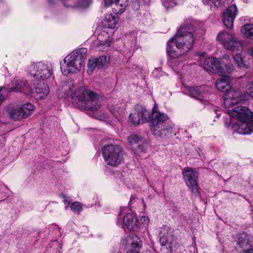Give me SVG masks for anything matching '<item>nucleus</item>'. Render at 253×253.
Returning <instances> with one entry per match:
<instances>
[{"label": "nucleus", "mask_w": 253, "mask_h": 253, "mask_svg": "<svg viewBox=\"0 0 253 253\" xmlns=\"http://www.w3.org/2000/svg\"><path fill=\"white\" fill-rule=\"evenodd\" d=\"M238 12L237 6L232 5L228 7L222 16V21L224 25L227 28H231L233 26L234 20Z\"/></svg>", "instance_id": "obj_16"}, {"label": "nucleus", "mask_w": 253, "mask_h": 253, "mask_svg": "<svg viewBox=\"0 0 253 253\" xmlns=\"http://www.w3.org/2000/svg\"><path fill=\"white\" fill-rule=\"evenodd\" d=\"M71 208L75 212H80L82 210V204L78 202H74L72 204Z\"/></svg>", "instance_id": "obj_32"}, {"label": "nucleus", "mask_w": 253, "mask_h": 253, "mask_svg": "<svg viewBox=\"0 0 253 253\" xmlns=\"http://www.w3.org/2000/svg\"><path fill=\"white\" fill-rule=\"evenodd\" d=\"M35 110V107L31 103L22 105H8L4 110L5 114L10 119L16 121L27 118Z\"/></svg>", "instance_id": "obj_8"}, {"label": "nucleus", "mask_w": 253, "mask_h": 253, "mask_svg": "<svg viewBox=\"0 0 253 253\" xmlns=\"http://www.w3.org/2000/svg\"><path fill=\"white\" fill-rule=\"evenodd\" d=\"M234 60L240 68L244 69H247L248 68V65L245 63L241 54H236L234 57Z\"/></svg>", "instance_id": "obj_29"}, {"label": "nucleus", "mask_w": 253, "mask_h": 253, "mask_svg": "<svg viewBox=\"0 0 253 253\" xmlns=\"http://www.w3.org/2000/svg\"><path fill=\"white\" fill-rule=\"evenodd\" d=\"M239 93L230 90L224 95V105L225 107H230L239 101Z\"/></svg>", "instance_id": "obj_23"}, {"label": "nucleus", "mask_w": 253, "mask_h": 253, "mask_svg": "<svg viewBox=\"0 0 253 253\" xmlns=\"http://www.w3.org/2000/svg\"><path fill=\"white\" fill-rule=\"evenodd\" d=\"M249 94L253 98V84L250 83L246 86Z\"/></svg>", "instance_id": "obj_36"}, {"label": "nucleus", "mask_w": 253, "mask_h": 253, "mask_svg": "<svg viewBox=\"0 0 253 253\" xmlns=\"http://www.w3.org/2000/svg\"><path fill=\"white\" fill-rule=\"evenodd\" d=\"M183 175L186 184L191 192L195 196H197L199 193L197 172L192 168H185L183 169Z\"/></svg>", "instance_id": "obj_9"}, {"label": "nucleus", "mask_w": 253, "mask_h": 253, "mask_svg": "<svg viewBox=\"0 0 253 253\" xmlns=\"http://www.w3.org/2000/svg\"><path fill=\"white\" fill-rule=\"evenodd\" d=\"M215 85L217 89L223 92L230 91L232 86L231 80L229 76L223 77L216 80Z\"/></svg>", "instance_id": "obj_24"}, {"label": "nucleus", "mask_w": 253, "mask_h": 253, "mask_svg": "<svg viewBox=\"0 0 253 253\" xmlns=\"http://www.w3.org/2000/svg\"><path fill=\"white\" fill-rule=\"evenodd\" d=\"M108 63V59L106 56L92 58L89 60L87 63V73L91 75L96 69H99L104 68L107 66Z\"/></svg>", "instance_id": "obj_15"}, {"label": "nucleus", "mask_w": 253, "mask_h": 253, "mask_svg": "<svg viewBox=\"0 0 253 253\" xmlns=\"http://www.w3.org/2000/svg\"><path fill=\"white\" fill-rule=\"evenodd\" d=\"M48 0L51 3H54L55 2L59 1V0Z\"/></svg>", "instance_id": "obj_43"}, {"label": "nucleus", "mask_w": 253, "mask_h": 253, "mask_svg": "<svg viewBox=\"0 0 253 253\" xmlns=\"http://www.w3.org/2000/svg\"><path fill=\"white\" fill-rule=\"evenodd\" d=\"M208 87L205 85L191 87L188 89L189 95L193 98L199 100L208 99Z\"/></svg>", "instance_id": "obj_18"}, {"label": "nucleus", "mask_w": 253, "mask_h": 253, "mask_svg": "<svg viewBox=\"0 0 253 253\" xmlns=\"http://www.w3.org/2000/svg\"><path fill=\"white\" fill-rule=\"evenodd\" d=\"M194 31L195 28L190 24L180 27L167 43V52L170 58H179L190 50L194 42Z\"/></svg>", "instance_id": "obj_1"}, {"label": "nucleus", "mask_w": 253, "mask_h": 253, "mask_svg": "<svg viewBox=\"0 0 253 253\" xmlns=\"http://www.w3.org/2000/svg\"><path fill=\"white\" fill-rule=\"evenodd\" d=\"M217 40L223 45L224 48L234 50L239 43L235 35L225 31H221L216 37Z\"/></svg>", "instance_id": "obj_10"}, {"label": "nucleus", "mask_w": 253, "mask_h": 253, "mask_svg": "<svg viewBox=\"0 0 253 253\" xmlns=\"http://www.w3.org/2000/svg\"><path fill=\"white\" fill-rule=\"evenodd\" d=\"M126 240L128 244L131 245L133 248H136L139 247V238L137 236L132 235L126 237Z\"/></svg>", "instance_id": "obj_28"}, {"label": "nucleus", "mask_w": 253, "mask_h": 253, "mask_svg": "<svg viewBox=\"0 0 253 253\" xmlns=\"http://www.w3.org/2000/svg\"><path fill=\"white\" fill-rule=\"evenodd\" d=\"M103 156L107 164L117 166L123 160V152L121 146L117 145H107L102 148Z\"/></svg>", "instance_id": "obj_7"}, {"label": "nucleus", "mask_w": 253, "mask_h": 253, "mask_svg": "<svg viewBox=\"0 0 253 253\" xmlns=\"http://www.w3.org/2000/svg\"><path fill=\"white\" fill-rule=\"evenodd\" d=\"M27 73L35 78V80L44 81L52 74V67L47 63L31 62L26 68Z\"/></svg>", "instance_id": "obj_6"}, {"label": "nucleus", "mask_w": 253, "mask_h": 253, "mask_svg": "<svg viewBox=\"0 0 253 253\" xmlns=\"http://www.w3.org/2000/svg\"><path fill=\"white\" fill-rule=\"evenodd\" d=\"M252 237L247 233L243 232L238 236L236 240L238 248L243 250H249L248 248L252 246Z\"/></svg>", "instance_id": "obj_22"}, {"label": "nucleus", "mask_w": 253, "mask_h": 253, "mask_svg": "<svg viewBox=\"0 0 253 253\" xmlns=\"http://www.w3.org/2000/svg\"><path fill=\"white\" fill-rule=\"evenodd\" d=\"M242 253H253V249H251L250 250L243 251Z\"/></svg>", "instance_id": "obj_42"}, {"label": "nucleus", "mask_w": 253, "mask_h": 253, "mask_svg": "<svg viewBox=\"0 0 253 253\" xmlns=\"http://www.w3.org/2000/svg\"><path fill=\"white\" fill-rule=\"evenodd\" d=\"M249 0H246V2H248V1H249Z\"/></svg>", "instance_id": "obj_46"}, {"label": "nucleus", "mask_w": 253, "mask_h": 253, "mask_svg": "<svg viewBox=\"0 0 253 253\" xmlns=\"http://www.w3.org/2000/svg\"><path fill=\"white\" fill-rule=\"evenodd\" d=\"M227 113L231 117L242 122L238 130L239 133L248 134L253 132V114L247 108L237 106L232 110H227Z\"/></svg>", "instance_id": "obj_4"}, {"label": "nucleus", "mask_w": 253, "mask_h": 253, "mask_svg": "<svg viewBox=\"0 0 253 253\" xmlns=\"http://www.w3.org/2000/svg\"><path fill=\"white\" fill-rule=\"evenodd\" d=\"M49 92V88L44 81H34L33 87H31L32 95L37 100L45 98Z\"/></svg>", "instance_id": "obj_12"}, {"label": "nucleus", "mask_w": 253, "mask_h": 253, "mask_svg": "<svg viewBox=\"0 0 253 253\" xmlns=\"http://www.w3.org/2000/svg\"><path fill=\"white\" fill-rule=\"evenodd\" d=\"M140 221L143 224H146L148 223L149 218L147 217L144 216L141 217Z\"/></svg>", "instance_id": "obj_38"}, {"label": "nucleus", "mask_w": 253, "mask_h": 253, "mask_svg": "<svg viewBox=\"0 0 253 253\" xmlns=\"http://www.w3.org/2000/svg\"><path fill=\"white\" fill-rule=\"evenodd\" d=\"M66 97H69L77 107L84 108L92 112L98 111L103 101L102 96L82 86L73 92L70 85L64 86Z\"/></svg>", "instance_id": "obj_2"}, {"label": "nucleus", "mask_w": 253, "mask_h": 253, "mask_svg": "<svg viewBox=\"0 0 253 253\" xmlns=\"http://www.w3.org/2000/svg\"><path fill=\"white\" fill-rule=\"evenodd\" d=\"M2 88H3V89H2V91L3 89H4V90H5V88H4L3 87H2Z\"/></svg>", "instance_id": "obj_45"}, {"label": "nucleus", "mask_w": 253, "mask_h": 253, "mask_svg": "<svg viewBox=\"0 0 253 253\" xmlns=\"http://www.w3.org/2000/svg\"><path fill=\"white\" fill-rule=\"evenodd\" d=\"M150 119V112L142 107L137 108L129 115V120L134 126L148 122Z\"/></svg>", "instance_id": "obj_13"}, {"label": "nucleus", "mask_w": 253, "mask_h": 253, "mask_svg": "<svg viewBox=\"0 0 253 253\" xmlns=\"http://www.w3.org/2000/svg\"><path fill=\"white\" fill-rule=\"evenodd\" d=\"M242 34L247 38L253 40V24H246L241 27Z\"/></svg>", "instance_id": "obj_27"}, {"label": "nucleus", "mask_w": 253, "mask_h": 253, "mask_svg": "<svg viewBox=\"0 0 253 253\" xmlns=\"http://www.w3.org/2000/svg\"><path fill=\"white\" fill-rule=\"evenodd\" d=\"M248 54L250 55L253 57V48H249L248 50Z\"/></svg>", "instance_id": "obj_40"}, {"label": "nucleus", "mask_w": 253, "mask_h": 253, "mask_svg": "<svg viewBox=\"0 0 253 253\" xmlns=\"http://www.w3.org/2000/svg\"><path fill=\"white\" fill-rule=\"evenodd\" d=\"M128 38L131 39V41L130 42V45H129V43L128 42H126L125 43V45L127 46H130L129 51L130 52H133L134 50L136 48V38L134 36H129Z\"/></svg>", "instance_id": "obj_31"}, {"label": "nucleus", "mask_w": 253, "mask_h": 253, "mask_svg": "<svg viewBox=\"0 0 253 253\" xmlns=\"http://www.w3.org/2000/svg\"><path fill=\"white\" fill-rule=\"evenodd\" d=\"M203 2L205 4H207L209 2H211L215 6H218L221 4V0H203Z\"/></svg>", "instance_id": "obj_34"}, {"label": "nucleus", "mask_w": 253, "mask_h": 253, "mask_svg": "<svg viewBox=\"0 0 253 253\" xmlns=\"http://www.w3.org/2000/svg\"><path fill=\"white\" fill-rule=\"evenodd\" d=\"M64 202H65V203H67V206L66 207V208H67V207L70 204V201L69 200V198H68V197H67L66 196H64Z\"/></svg>", "instance_id": "obj_39"}, {"label": "nucleus", "mask_w": 253, "mask_h": 253, "mask_svg": "<svg viewBox=\"0 0 253 253\" xmlns=\"http://www.w3.org/2000/svg\"><path fill=\"white\" fill-rule=\"evenodd\" d=\"M127 141L136 153L145 152L148 144L144 138L132 134L128 137Z\"/></svg>", "instance_id": "obj_14"}, {"label": "nucleus", "mask_w": 253, "mask_h": 253, "mask_svg": "<svg viewBox=\"0 0 253 253\" xmlns=\"http://www.w3.org/2000/svg\"><path fill=\"white\" fill-rule=\"evenodd\" d=\"M87 51L86 48H82L75 50L66 56L60 63L62 73L66 76L80 71L84 66Z\"/></svg>", "instance_id": "obj_3"}, {"label": "nucleus", "mask_w": 253, "mask_h": 253, "mask_svg": "<svg viewBox=\"0 0 253 253\" xmlns=\"http://www.w3.org/2000/svg\"><path fill=\"white\" fill-rule=\"evenodd\" d=\"M91 2V0H83L82 6L86 8L88 6L89 4Z\"/></svg>", "instance_id": "obj_37"}, {"label": "nucleus", "mask_w": 253, "mask_h": 253, "mask_svg": "<svg viewBox=\"0 0 253 253\" xmlns=\"http://www.w3.org/2000/svg\"><path fill=\"white\" fill-rule=\"evenodd\" d=\"M219 69L222 73H218V74L224 77L228 76L227 75L232 73L235 70V68L231 63V60L228 55L223 56L219 63Z\"/></svg>", "instance_id": "obj_19"}, {"label": "nucleus", "mask_w": 253, "mask_h": 253, "mask_svg": "<svg viewBox=\"0 0 253 253\" xmlns=\"http://www.w3.org/2000/svg\"><path fill=\"white\" fill-rule=\"evenodd\" d=\"M139 253V252H132V253Z\"/></svg>", "instance_id": "obj_44"}, {"label": "nucleus", "mask_w": 253, "mask_h": 253, "mask_svg": "<svg viewBox=\"0 0 253 253\" xmlns=\"http://www.w3.org/2000/svg\"><path fill=\"white\" fill-rule=\"evenodd\" d=\"M123 224L121 222L117 221L118 225L122 226L125 225L129 230H136L138 227L139 222L135 214L129 213L123 217Z\"/></svg>", "instance_id": "obj_17"}, {"label": "nucleus", "mask_w": 253, "mask_h": 253, "mask_svg": "<svg viewBox=\"0 0 253 253\" xmlns=\"http://www.w3.org/2000/svg\"><path fill=\"white\" fill-rule=\"evenodd\" d=\"M164 5L167 8H168V7L169 6H172V2H170L169 4V5H167V2L166 1V2H164Z\"/></svg>", "instance_id": "obj_41"}, {"label": "nucleus", "mask_w": 253, "mask_h": 253, "mask_svg": "<svg viewBox=\"0 0 253 253\" xmlns=\"http://www.w3.org/2000/svg\"><path fill=\"white\" fill-rule=\"evenodd\" d=\"M100 46H102V48H100V50H107L111 46V42L108 41H102L100 42L99 44V47Z\"/></svg>", "instance_id": "obj_33"}, {"label": "nucleus", "mask_w": 253, "mask_h": 253, "mask_svg": "<svg viewBox=\"0 0 253 253\" xmlns=\"http://www.w3.org/2000/svg\"><path fill=\"white\" fill-rule=\"evenodd\" d=\"M168 119L167 115L159 112L158 106L155 104L152 109L151 126V130L154 135L161 136L172 132L173 127L167 122Z\"/></svg>", "instance_id": "obj_5"}, {"label": "nucleus", "mask_w": 253, "mask_h": 253, "mask_svg": "<svg viewBox=\"0 0 253 253\" xmlns=\"http://www.w3.org/2000/svg\"><path fill=\"white\" fill-rule=\"evenodd\" d=\"M115 4L113 8V11L116 14H121L123 13L126 9V5L122 3L119 4V2L114 3Z\"/></svg>", "instance_id": "obj_30"}, {"label": "nucleus", "mask_w": 253, "mask_h": 253, "mask_svg": "<svg viewBox=\"0 0 253 253\" xmlns=\"http://www.w3.org/2000/svg\"><path fill=\"white\" fill-rule=\"evenodd\" d=\"M120 0H104L105 7H108L113 3L119 2Z\"/></svg>", "instance_id": "obj_35"}, {"label": "nucleus", "mask_w": 253, "mask_h": 253, "mask_svg": "<svg viewBox=\"0 0 253 253\" xmlns=\"http://www.w3.org/2000/svg\"><path fill=\"white\" fill-rule=\"evenodd\" d=\"M219 63L216 58L210 57L205 59L203 66L205 70L218 74V73H222L219 69Z\"/></svg>", "instance_id": "obj_20"}, {"label": "nucleus", "mask_w": 253, "mask_h": 253, "mask_svg": "<svg viewBox=\"0 0 253 253\" xmlns=\"http://www.w3.org/2000/svg\"><path fill=\"white\" fill-rule=\"evenodd\" d=\"M119 21L118 17L112 14H107L102 21L103 26L105 28L113 29Z\"/></svg>", "instance_id": "obj_26"}, {"label": "nucleus", "mask_w": 253, "mask_h": 253, "mask_svg": "<svg viewBox=\"0 0 253 253\" xmlns=\"http://www.w3.org/2000/svg\"><path fill=\"white\" fill-rule=\"evenodd\" d=\"M126 108V104L122 103L119 105H111L109 107V110L117 119H119L123 116Z\"/></svg>", "instance_id": "obj_25"}, {"label": "nucleus", "mask_w": 253, "mask_h": 253, "mask_svg": "<svg viewBox=\"0 0 253 253\" xmlns=\"http://www.w3.org/2000/svg\"><path fill=\"white\" fill-rule=\"evenodd\" d=\"M11 89L14 91H22L25 93H29L31 92V87L26 80L20 79L14 81Z\"/></svg>", "instance_id": "obj_21"}, {"label": "nucleus", "mask_w": 253, "mask_h": 253, "mask_svg": "<svg viewBox=\"0 0 253 253\" xmlns=\"http://www.w3.org/2000/svg\"><path fill=\"white\" fill-rule=\"evenodd\" d=\"M160 243L162 246L172 249L176 245V239L174 236L173 230L167 226L162 228L160 233Z\"/></svg>", "instance_id": "obj_11"}]
</instances>
